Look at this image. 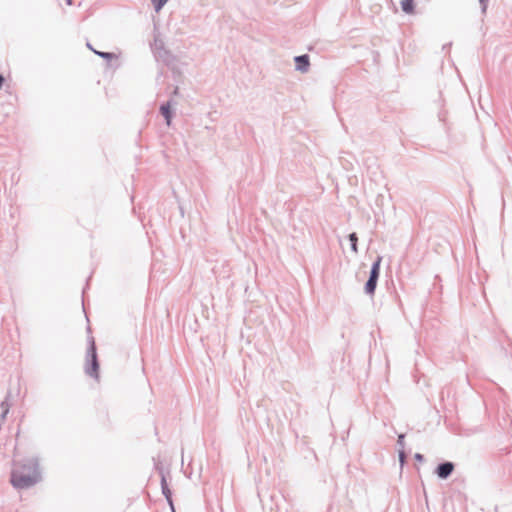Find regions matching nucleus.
<instances>
[{"mask_svg": "<svg viewBox=\"0 0 512 512\" xmlns=\"http://www.w3.org/2000/svg\"><path fill=\"white\" fill-rule=\"evenodd\" d=\"M68 5H72V0H65Z\"/></svg>", "mask_w": 512, "mask_h": 512, "instance_id": "22", "label": "nucleus"}, {"mask_svg": "<svg viewBox=\"0 0 512 512\" xmlns=\"http://www.w3.org/2000/svg\"><path fill=\"white\" fill-rule=\"evenodd\" d=\"M179 94V88L178 87H175L173 92H172V95L173 96H177Z\"/></svg>", "mask_w": 512, "mask_h": 512, "instance_id": "19", "label": "nucleus"}, {"mask_svg": "<svg viewBox=\"0 0 512 512\" xmlns=\"http://www.w3.org/2000/svg\"><path fill=\"white\" fill-rule=\"evenodd\" d=\"M93 52L100 56L101 58H104L106 60H111L115 57V55L113 53H110V52H101V51H97V50H93Z\"/></svg>", "mask_w": 512, "mask_h": 512, "instance_id": "13", "label": "nucleus"}, {"mask_svg": "<svg viewBox=\"0 0 512 512\" xmlns=\"http://www.w3.org/2000/svg\"><path fill=\"white\" fill-rule=\"evenodd\" d=\"M41 480L39 463L36 458L24 460L12 470L11 483L17 489H27Z\"/></svg>", "mask_w": 512, "mask_h": 512, "instance_id": "1", "label": "nucleus"}, {"mask_svg": "<svg viewBox=\"0 0 512 512\" xmlns=\"http://www.w3.org/2000/svg\"><path fill=\"white\" fill-rule=\"evenodd\" d=\"M175 104H176L175 102H173L172 100H169L160 106V113L165 118L166 124L168 126L171 124V120H172L171 106L175 105Z\"/></svg>", "mask_w": 512, "mask_h": 512, "instance_id": "6", "label": "nucleus"}, {"mask_svg": "<svg viewBox=\"0 0 512 512\" xmlns=\"http://www.w3.org/2000/svg\"><path fill=\"white\" fill-rule=\"evenodd\" d=\"M414 458H415V460H417L419 462L424 461V456L422 454H420V453H416Z\"/></svg>", "mask_w": 512, "mask_h": 512, "instance_id": "18", "label": "nucleus"}, {"mask_svg": "<svg viewBox=\"0 0 512 512\" xmlns=\"http://www.w3.org/2000/svg\"><path fill=\"white\" fill-rule=\"evenodd\" d=\"M161 489H162V493L165 496L167 502L169 503L171 509L174 511L173 501H172V493L168 487V484H167L164 474H162V476H161Z\"/></svg>", "mask_w": 512, "mask_h": 512, "instance_id": "7", "label": "nucleus"}, {"mask_svg": "<svg viewBox=\"0 0 512 512\" xmlns=\"http://www.w3.org/2000/svg\"><path fill=\"white\" fill-rule=\"evenodd\" d=\"M87 47L92 51L95 50L90 43H87Z\"/></svg>", "mask_w": 512, "mask_h": 512, "instance_id": "21", "label": "nucleus"}, {"mask_svg": "<svg viewBox=\"0 0 512 512\" xmlns=\"http://www.w3.org/2000/svg\"><path fill=\"white\" fill-rule=\"evenodd\" d=\"M381 261H382V257L378 256L377 259L372 264V267H371V270H370V274H369V278H372V279L378 281V278H379V275H380V264H381Z\"/></svg>", "mask_w": 512, "mask_h": 512, "instance_id": "8", "label": "nucleus"}, {"mask_svg": "<svg viewBox=\"0 0 512 512\" xmlns=\"http://www.w3.org/2000/svg\"><path fill=\"white\" fill-rule=\"evenodd\" d=\"M154 53L156 58L162 60L164 63L169 65L171 54L164 48V43L161 40L155 39L154 42Z\"/></svg>", "mask_w": 512, "mask_h": 512, "instance_id": "3", "label": "nucleus"}, {"mask_svg": "<svg viewBox=\"0 0 512 512\" xmlns=\"http://www.w3.org/2000/svg\"><path fill=\"white\" fill-rule=\"evenodd\" d=\"M404 437H405L404 434H400L398 436V440H397V445L399 446V449H402V450H404V446H405Z\"/></svg>", "mask_w": 512, "mask_h": 512, "instance_id": "15", "label": "nucleus"}, {"mask_svg": "<svg viewBox=\"0 0 512 512\" xmlns=\"http://www.w3.org/2000/svg\"><path fill=\"white\" fill-rule=\"evenodd\" d=\"M479 2L481 4V11L483 14H485L488 5V0H479Z\"/></svg>", "mask_w": 512, "mask_h": 512, "instance_id": "17", "label": "nucleus"}, {"mask_svg": "<svg viewBox=\"0 0 512 512\" xmlns=\"http://www.w3.org/2000/svg\"><path fill=\"white\" fill-rule=\"evenodd\" d=\"M401 8L407 14L412 13L414 11V0H402Z\"/></svg>", "mask_w": 512, "mask_h": 512, "instance_id": "9", "label": "nucleus"}, {"mask_svg": "<svg viewBox=\"0 0 512 512\" xmlns=\"http://www.w3.org/2000/svg\"><path fill=\"white\" fill-rule=\"evenodd\" d=\"M1 408H2L1 419H5L6 415L9 412V405L7 403V400H4L1 402Z\"/></svg>", "mask_w": 512, "mask_h": 512, "instance_id": "14", "label": "nucleus"}, {"mask_svg": "<svg viewBox=\"0 0 512 512\" xmlns=\"http://www.w3.org/2000/svg\"><path fill=\"white\" fill-rule=\"evenodd\" d=\"M348 238L351 243V250L354 253H358V248H357L358 236H357V234L355 232L350 233Z\"/></svg>", "mask_w": 512, "mask_h": 512, "instance_id": "11", "label": "nucleus"}, {"mask_svg": "<svg viewBox=\"0 0 512 512\" xmlns=\"http://www.w3.org/2000/svg\"><path fill=\"white\" fill-rule=\"evenodd\" d=\"M4 81H5V79H4L3 75L0 74V89L2 88Z\"/></svg>", "mask_w": 512, "mask_h": 512, "instance_id": "20", "label": "nucleus"}, {"mask_svg": "<svg viewBox=\"0 0 512 512\" xmlns=\"http://www.w3.org/2000/svg\"><path fill=\"white\" fill-rule=\"evenodd\" d=\"M296 63V70L305 73L309 69V56L307 54L299 55L294 58Z\"/></svg>", "mask_w": 512, "mask_h": 512, "instance_id": "5", "label": "nucleus"}, {"mask_svg": "<svg viewBox=\"0 0 512 512\" xmlns=\"http://www.w3.org/2000/svg\"><path fill=\"white\" fill-rule=\"evenodd\" d=\"M376 286H377V280H374L372 278H368L366 284H365V292L369 295H372L374 294L375 292V289H376Z\"/></svg>", "mask_w": 512, "mask_h": 512, "instance_id": "10", "label": "nucleus"}, {"mask_svg": "<svg viewBox=\"0 0 512 512\" xmlns=\"http://www.w3.org/2000/svg\"><path fill=\"white\" fill-rule=\"evenodd\" d=\"M455 465L450 461L440 463L435 470L436 475L440 479H447L454 471Z\"/></svg>", "mask_w": 512, "mask_h": 512, "instance_id": "4", "label": "nucleus"}, {"mask_svg": "<svg viewBox=\"0 0 512 512\" xmlns=\"http://www.w3.org/2000/svg\"><path fill=\"white\" fill-rule=\"evenodd\" d=\"M85 373L94 379L99 378V361L96 352L95 340L92 336L88 337Z\"/></svg>", "mask_w": 512, "mask_h": 512, "instance_id": "2", "label": "nucleus"}, {"mask_svg": "<svg viewBox=\"0 0 512 512\" xmlns=\"http://www.w3.org/2000/svg\"><path fill=\"white\" fill-rule=\"evenodd\" d=\"M398 454H399V461H400L401 465H403L405 463V460H406L405 451L402 450V449H399Z\"/></svg>", "mask_w": 512, "mask_h": 512, "instance_id": "16", "label": "nucleus"}, {"mask_svg": "<svg viewBox=\"0 0 512 512\" xmlns=\"http://www.w3.org/2000/svg\"><path fill=\"white\" fill-rule=\"evenodd\" d=\"M154 5L155 11L159 12L164 5L168 2V0H151Z\"/></svg>", "mask_w": 512, "mask_h": 512, "instance_id": "12", "label": "nucleus"}]
</instances>
